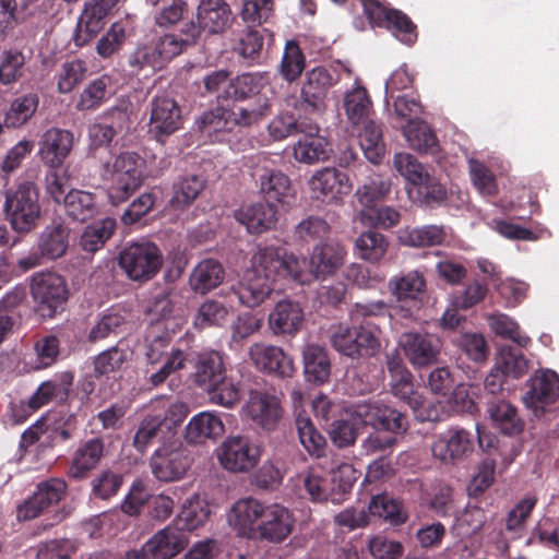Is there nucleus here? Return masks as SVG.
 Wrapping results in <instances>:
<instances>
[{"label": "nucleus", "mask_w": 559, "mask_h": 559, "mask_svg": "<svg viewBox=\"0 0 559 559\" xmlns=\"http://www.w3.org/2000/svg\"><path fill=\"white\" fill-rule=\"evenodd\" d=\"M274 265H278L275 253H264L259 248L251 257L250 266L233 286L240 304L254 308L264 302L274 290Z\"/></svg>", "instance_id": "obj_1"}, {"label": "nucleus", "mask_w": 559, "mask_h": 559, "mask_svg": "<svg viewBox=\"0 0 559 559\" xmlns=\"http://www.w3.org/2000/svg\"><path fill=\"white\" fill-rule=\"evenodd\" d=\"M143 159L132 152H123L112 163H106L102 177L109 183L108 198L112 206H119L141 183Z\"/></svg>", "instance_id": "obj_2"}, {"label": "nucleus", "mask_w": 559, "mask_h": 559, "mask_svg": "<svg viewBox=\"0 0 559 559\" xmlns=\"http://www.w3.org/2000/svg\"><path fill=\"white\" fill-rule=\"evenodd\" d=\"M330 341L337 352L352 358L373 356L380 349L379 330L369 323L357 326L334 325L331 328Z\"/></svg>", "instance_id": "obj_3"}, {"label": "nucleus", "mask_w": 559, "mask_h": 559, "mask_svg": "<svg viewBox=\"0 0 559 559\" xmlns=\"http://www.w3.org/2000/svg\"><path fill=\"white\" fill-rule=\"evenodd\" d=\"M119 265L134 282L152 280L163 265L158 247L152 242H134L123 248L119 254Z\"/></svg>", "instance_id": "obj_4"}, {"label": "nucleus", "mask_w": 559, "mask_h": 559, "mask_svg": "<svg viewBox=\"0 0 559 559\" xmlns=\"http://www.w3.org/2000/svg\"><path fill=\"white\" fill-rule=\"evenodd\" d=\"M349 415L362 426H371L391 435L401 436L408 429L407 417L382 401H367L350 406Z\"/></svg>", "instance_id": "obj_5"}, {"label": "nucleus", "mask_w": 559, "mask_h": 559, "mask_svg": "<svg viewBox=\"0 0 559 559\" xmlns=\"http://www.w3.org/2000/svg\"><path fill=\"white\" fill-rule=\"evenodd\" d=\"M252 177L270 210L290 204L294 198L290 179L282 170L271 167L266 155L258 156Z\"/></svg>", "instance_id": "obj_6"}, {"label": "nucleus", "mask_w": 559, "mask_h": 559, "mask_svg": "<svg viewBox=\"0 0 559 559\" xmlns=\"http://www.w3.org/2000/svg\"><path fill=\"white\" fill-rule=\"evenodd\" d=\"M151 406L157 413L146 415L142 419L133 438V445L140 452H144L153 440L162 438L163 425L169 414L176 417L174 419L175 423L182 421L186 416L182 404L170 403L164 397L156 399L151 403Z\"/></svg>", "instance_id": "obj_7"}, {"label": "nucleus", "mask_w": 559, "mask_h": 559, "mask_svg": "<svg viewBox=\"0 0 559 559\" xmlns=\"http://www.w3.org/2000/svg\"><path fill=\"white\" fill-rule=\"evenodd\" d=\"M32 297L41 317L52 318L62 309L68 290L63 278L51 272L38 273L31 284Z\"/></svg>", "instance_id": "obj_8"}, {"label": "nucleus", "mask_w": 559, "mask_h": 559, "mask_svg": "<svg viewBox=\"0 0 559 559\" xmlns=\"http://www.w3.org/2000/svg\"><path fill=\"white\" fill-rule=\"evenodd\" d=\"M219 464L231 473H248L260 461V449L243 436L227 437L217 449Z\"/></svg>", "instance_id": "obj_9"}, {"label": "nucleus", "mask_w": 559, "mask_h": 559, "mask_svg": "<svg viewBox=\"0 0 559 559\" xmlns=\"http://www.w3.org/2000/svg\"><path fill=\"white\" fill-rule=\"evenodd\" d=\"M342 3L345 0H332ZM370 23L386 26L393 35L404 44L412 45L416 40L415 25L403 12L388 9L379 0H359Z\"/></svg>", "instance_id": "obj_10"}, {"label": "nucleus", "mask_w": 559, "mask_h": 559, "mask_svg": "<svg viewBox=\"0 0 559 559\" xmlns=\"http://www.w3.org/2000/svg\"><path fill=\"white\" fill-rule=\"evenodd\" d=\"M191 459L178 441L159 447L151 457L150 466L153 475L160 481L181 479L191 466Z\"/></svg>", "instance_id": "obj_11"}, {"label": "nucleus", "mask_w": 559, "mask_h": 559, "mask_svg": "<svg viewBox=\"0 0 559 559\" xmlns=\"http://www.w3.org/2000/svg\"><path fill=\"white\" fill-rule=\"evenodd\" d=\"M431 454L445 466L463 463L474 451L472 433L463 428H450L431 443Z\"/></svg>", "instance_id": "obj_12"}, {"label": "nucleus", "mask_w": 559, "mask_h": 559, "mask_svg": "<svg viewBox=\"0 0 559 559\" xmlns=\"http://www.w3.org/2000/svg\"><path fill=\"white\" fill-rule=\"evenodd\" d=\"M148 126L150 133L159 142L179 130L182 126V116L177 102L166 94L154 96L151 102Z\"/></svg>", "instance_id": "obj_13"}, {"label": "nucleus", "mask_w": 559, "mask_h": 559, "mask_svg": "<svg viewBox=\"0 0 559 559\" xmlns=\"http://www.w3.org/2000/svg\"><path fill=\"white\" fill-rule=\"evenodd\" d=\"M338 76L335 71L323 67H316L306 73L301 86L300 105L308 112H321L324 108V98L330 87L335 85Z\"/></svg>", "instance_id": "obj_14"}, {"label": "nucleus", "mask_w": 559, "mask_h": 559, "mask_svg": "<svg viewBox=\"0 0 559 559\" xmlns=\"http://www.w3.org/2000/svg\"><path fill=\"white\" fill-rule=\"evenodd\" d=\"M311 198L323 204H336V201L350 191L348 176L333 167H325L314 173L309 180Z\"/></svg>", "instance_id": "obj_15"}, {"label": "nucleus", "mask_w": 559, "mask_h": 559, "mask_svg": "<svg viewBox=\"0 0 559 559\" xmlns=\"http://www.w3.org/2000/svg\"><path fill=\"white\" fill-rule=\"evenodd\" d=\"M121 0H87L80 14L74 41L84 46L105 26L106 19Z\"/></svg>", "instance_id": "obj_16"}, {"label": "nucleus", "mask_w": 559, "mask_h": 559, "mask_svg": "<svg viewBox=\"0 0 559 559\" xmlns=\"http://www.w3.org/2000/svg\"><path fill=\"white\" fill-rule=\"evenodd\" d=\"M559 396V376L549 369L536 371L530 379L528 389L523 396L524 404L536 416L544 413Z\"/></svg>", "instance_id": "obj_17"}, {"label": "nucleus", "mask_w": 559, "mask_h": 559, "mask_svg": "<svg viewBox=\"0 0 559 559\" xmlns=\"http://www.w3.org/2000/svg\"><path fill=\"white\" fill-rule=\"evenodd\" d=\"M74 144V135L71 131L60 128H49L40 136L38 142V155L40 160L49 168H59L70 155Z\"/></svg>", "instance_id": "obj_18"}, {"label": "nucleus", "mask_w": 559, "mask_h": 559, "mask_svg": "<svg viewBox=\"0 0 559 559\" xmlns=\"http://www.w3.org/2000/svg\"><path fill=\"white\" fill-rule=\"evenodd\" d=\"M249 357L252 364L264 372L282 378H289L295 372L292 358L280 346L254 343L249 347Z\"/></svg>", "instance_id": "obj_19"}, {"label": "nucleus", "mask_w": 559, "mask_h": 559, "mask_svg": "<svg viewBox=\"0 0 559 559\" xmlns=\"http://www.w3.org/2000/svg\"><path fill=\"white\" fill-rule=\"evenodd\" d=\"M294 525L293 513L286 507L275 502L269 503L264 506L257 536L272 543H281L292 534Z\"/></svg>", "instance_id": "obj_20"}, {"label": "nucleus", "mask_w": 559, "mask_h": 559, "mask_svg": "<svg viewBox=\"0 0 559 559\" xmlns=\"http://www.w3.org/2000/svg\"><path fill=\"white\" fill-rule=\"evenodd\" d=\"M243 412L254 425L266 431L276 428L283 413L280 400L262 391L250 392Z\"/></svg>", "instance_id": "obj_21"}, {"label": "nucleus", "mask_w": 559, "mask_h": 559, "mask_svg": "<svg viewBox=\"0 0 559 559\" xmlns=\"http://www.w3.org/2000/svg\"><path fill=\"white\" fill-rule=\"evenodd\" d=\"M265 503L248 497L237 500L227 513V522L239 536L255 537Z\"/></svg>", "instance_id": "obj_22"}, {"label": "nucleus", "mask_w": 559, "mask_h": 559, "mask_svg": "<svg viewBox=\"0 0 559 559\" xmlns=\"http://www.w3.org/2000/svg\"><path fill=\"white\" fill-rule=\"evenodd\" d=\"M399 344L408 361L415 367H426L437 361L440 341L431 334L403 333Z\"/></svg>", "instance_id": "obj_23"}, {"label": "nucleus", "mask_w": 559, "mask_h": 559, "mask_svg": "<svg viewBox=\"0 0 559 559\" xmlns=\"http://www.w3.org/2000/svg\"><path fill=\"white\" fill-rule=\"evenodd\" d=\"M168 340L164 336L155 337L147 346L145 357L151 365L163 362L160 368L152 372L150 379L154 385L163 383L166 378L185 366L186 356L182 350H173L166 355Z\"/></svg>", "instance_id": "obj_24"}, {"label": "nucleus", "mask_w": 559, "mask_h": 559, "mask_svg": "<svg viewBox=\"0 0 559 559\" xmlns=\"http://www.w3.org/2000/svg\"><path fill=\"white\" fill-rule=\"evenodd\" d=\"M233 19L230 7L224 0H201L197 11L198 24H194L198 36L201 31L221 34L231 25Z\"/></svg>", "instance_id": "obj_25"}, {"label": "nucleus", "mask_w": 559, "mask_h": 559, "mask_svg": "<svg viewBox=\"0 0 559 559\" xmlns=\"http://www.w3.org/2000/svg\"><path fill=\"white\" fill-rule=\"evenodd\" d=\"M302 321V308L289 299L276 302L267 318L269 328L274 335H294L300 330Z\"/></svg>", "instance_id": "obj_26"}, {"label": "nucleus", "mask_w": 559, "mask_h": 559, "mask_svg": "<svg viewBox=\"0 0 559 559\" xmlns=\"http://www.w3.org/2000/svg\"><path fill=\"white\" fill-rule=\"evenodd\" d=\"M301 132L306 136L299 139L293 146L295 159L304 164H313L328 159L331 147L325 138L316 135L319 132L318 124L309 123L306 128H301Z\"/></svg>", "instance_id": "obj_27"}, {"label": "nucleus", "mask_w": 559, "mask_h": 559, "mask_svg": "<svg viewBox=\"0 0 559 559\" xmlns=\"http://www.w3.org/2000/svg\"><path fill=\"white\" fill-rule=\"evenodd\" d=\"M346 251L336 241L317 245L311 253L309 264L316 280H324L334 274L345 261Z\"/></svg>", "instance_id": "obj_28"}, {"label": "nucleus", "mask_w": 559, "mask_h": 559, "mask_svg": "<svg viewBox=\"0 0 559 559\" xmlns=\"http://www.w3.org/2000/svg\"><path fill=\"white\" fill-rule=\"evenodd\" d=\"M105 455V443L99 438H92L82 443L73 453L68 476L73 479H84L95 469Z\"/></svg>", "instance_id": "obj_29"}, {"label": "nucleus", "mask_w": 559, "mask_h": 559, "mask_svg": "<svg viewBox=\"0 0 559 559\" xmlns=\"http://www.w3.org/2000/svg\"><path fill=\"white\" fill-rule=\"evenodd\" d=\"M187 536L178 528L167 526L158 531L144 545L153 559H171L187 545Z\"/></svg>", "instance_id": "obj_30"}, {"label": "nucleus", "mask_w": 559, "mask_h": 559, "mask_svg": "<svg viewBox=\"0 0 559 559\" xmlns=\"http://www.w3.org/2000/svg\"><path fill=\"white\" fill-rule=\"evenodd\" d=\"M225 432L221 416L214 412H201L194 415L186 427V438L189 442L200 444L207 440H216Z\"/></svg>", "instance_id": "obj_31"}, {"label": "nucleus", "mask_w": 559, "mask_h": 559, "mask_svg": "<svg viewBox=\"0 0 559 559\" xmlns=\"http://www.w3.org/2000/svg\"><path fill=\"white\" fill-rule=\"evenodd\" d=\"M264 253H275L278 265H274V274L278 276L288 275L294 281L306 284L314 280L309 261L299 259L294 254H287L285 249L280 247H263Z\"/></svg>", "instance_id": "obj_32"}, {"label": "nucleus", "mask_w": 559, "mask_h": 559, "mask_svg": "<svg viewBox=\"0 0 559 559\" xmlns=\"http://www.w3.org/2000/svg\"><path fill=\"white\" fill-rule=\"evenodd\" d=\"M264 96L272 102L273 90L266 73H243L233 80L231 97L236 99L248 97L260 99Z\"/></svg>", "instance_id": "obj_33"}, {"label": "nucleus", "mask_w": 559, "mask_h": 559, "mask_svg": "<svg viewBox=\"0 0 559 559\" xmlns=\"http://www.w3.org/2000/svg\"><path fill=\"white\" fill-rule=\"evenodd\" d=\"M198 37V28L191 22L185 26L180 35L166 34L162 36L153 46L156 56L160 62L170 60L182 52V50L194 43Z\"/></svg>", "instance_id": "obj_34"}, {"label": "nucleus", "mask_w": 559, "mask_h": 559, "mask_svg": "<svg viewBox=\"0 0 559 559\" xmlns=\"http://www.w3.org/2000/svg\"><path fill=\"white\" fill-rule=\"evenodd\" d=\"M357 138L365 157L372 164H379L385 153L381 126L372 120L361 122Z\"/></svg>", "instance_id": "obj_35"}, {"label": "nucleus", "mask_w": 559, "mask_h": 559, "mask_svg": "<svg viewBox=\"0 0 559 559\" xmlns=\"http://www.w3.org/2000/svg\"><path fill=\"white\" fill-rule=\"evenodd\" d=\"M228 115V108L221 106L203 112L197 119L199 131L212 142L224 141L225 134L234 129Z\"/></svg>", "instance_id": "obj_36"}, {"label": "nucleus", "mask_w": 559, "mask_h": 559, "mask_svg": "<svg viewBox=\"0 0 559 559\" xmlns=\"http://www.w3.org/2000/svg\"><path fill=\"white\" fill-rule=\"evenodd\" d=\"M73 383V374L62 372L53 379L43 382L31 396L28 406L35 411L44 406L53 399L64 400L68 396Z\"/></svg>", "instance_id": "obj_37"}, {"label": "nucleus", "mask_w": 559, "mask_h": 559, "mask_svg": "<svg viewBox=\"0 0 559 559\" xmlns=\"http://www.w3.org/2000/svg\"><path fill=\"white\" fill-rule=\"evenodd\" d=\"M343 107L348 122L353 126H359L361 122L371 119V99L367 90L359 85L357 81L355 86L345 93Z\"/></svg>", "instance_id": "obj_38"}, {"label": "nucleus", "mask_w": 559, "mask_h": 559, "mask_svg": "<svg viewBox=\"0 0 559 559\" xmlns=\"http://www.w3.org/2000/svg\"><path fill=\"white\" fill-rule=\"evenodd\" d=\"M304 368L306 378L314 383L328 381L331 371V362L325 349L317 344H308L304 352Z\"/></svg>", "instance_id": "obj_39"}, {"label": "nucleus", "mask_w": 559, "mask_h": 559, "mask_svg": "<svg viewBox=\"0 0 559 559\" xmlns=\"http://www.w3.org/2000/svg\"><path fill=\"white\" fill-rule=\"evenodd\" d=\"M402 133L408 146L420 153H433L439 142L431 128L423 120H409L403 127Z\"/></svg>", "instance_id": "obj_40"}, {"label": "nucleus", "mask_w": 559, "mask_h": 559, "mask_svg": "<svg viewBox=\"0 0 559 559\" xmlns=\"http://www.w3.org/2000/svg\"><path fill=\"white\" fill-rule=\"evenodd\" d=\"M312 501H324L335 491L330 473L321 466H311L298 476Z\"/></svg>", "instance_id": "obj_41"}, {"label": "nucleus", "mask_w": 559, "mask_h": 559, "mask_svg": "<svg viewBox=\"0 0 559 559\" xmlns=\"http://www.w3.org/2000/svg\"><path fill=\"white\" fill-rule=\"evenodd\" d=\"M224 280L223 266L213 259L201 261L190 276L191 288L200 294H205L217 287Z\"/></svg>", "instance_id": "obj_42"}, {"label": "nucleus", "mask_w": 559, "mask_h": 559, "mask_svg": "<svg viewBox=\"0 0 559 559\" xmlns=\"http://www.w3.org/2000/svg\"><path fill=\"white\" fill-rule=\"evenodd\" d=\"M39 105L37 93L29 92L12 99L4 115V123L9 128H20L27 123Z\"/></svg>", "instance_id": "obj_43"}, {"label": "nucleus", "mask_w": 559, "mask_h": 559, "mask_svg": "<svg viewBox=\"0 0 559 559\" xmlns=\"http://www.w3.org/2000/svg\"><path fill=\"white\" fill-rule=\"evenodd\" d=\"M26 55L17 48H5L0 52V84L9 86L24 76Z\"/></svg>", "instance_id": "obj_44"}, {"label": "nucleus", "mask_w": 559, "mask_h": 559, "mask_svg": "<svg viewBox=\"0 0 559 559\" xmlns=\"http://www.w3.org/2000/svg\"><path fill=\"white\" fill-rule=\"evenodd\" d=\"M271 109L272 102L264 96L260 99H255L252 105H234L228 108V117H230L234 128L251 127L264 119L270 114Z\"/></svg>", "instance_id": "obj_45"}, {"label": "nucleus", "mask_w": 559, "mask_h": 559, "mask_svg": "<svg viewBox=\"0 0 559 559\" xmlns=\"http://www.w3.org/2000/svg\"><path fill=\"white\" fill-rule=\"evenodd\" d=\"M226 376L223 356L218 352L203 353L199 356L195 365V382L207 388Z\"/></svg>", "instance_id": "obj_46"}, {"label": "nucleus", "mask_w": 559, "mask_h": 559, "mask_svg": "<svg viewBox=\"0 0 559 559\" xmlns=\"http://www.w3.org/2000/svg\"><path fill=\"white\" fill-rule=\"evenodd\" d=\"M69 231L61 223H52L40 235L39 250L46 258L57 259L62 257L68 249Z\"/></svg>", "instance_id": "obj_47"}, {"label": "nucleus", "mask_w": 559, "mask_h": 559, "mask_svg": "<svg viewBox=\"0 0 559 559\" xmlns=\"http://www.w3.org/2000/svg\"><path fill=\"white\" fill-rule=\"evenodd\" d=\"M212 403L230 408L240 401L239 382L231 376H224L218 381L205 388Z\"/></svg>", "instance_id": "obj_48"}, {"label": "nucleus", "mask_w": 559, "mask_h": 559, "mask_svg": "<svg viewBox=\"0 0 559 559\" xmlns=\"http://www.w3.org/2000/svg\"><path fill=\"white\" fill-rule=\"evenodd\" d=\"M369 513L384 519L393 525L406 522L407 513L402 502L386 493L372 497L369 503Z\"/></svg>", "instance_id": "obj_49"}, {"label": "nucleus", "mask_w": 559, "mask_h": 559, "mask_svg": "<svg viewBox=\"0 0 559 559\" xmlns=\"http://www.w3.org/2000/svg\"><path fill=\"white\" fill-rule=\"evenodd\" d=\"M210 515L207 503L199 496H193L183 503L177 516L178 530L192 531L202 525Z\"/></svg>", "instance_id": "obj_50"}, {"label": "nucleus", "mask_w": 559, "mask_h": 559, "mask_svg": "<svg viewBox=\"0 0 559 559\" xmlns=\"http://www.w3.org/2000/svg\"><path fill=\"white\" fill-rule=\"evenodd\" d=\"M488 413L495 426L504 435H515L522 430V421L516 408L510 403L506 401L491 403Z\"/></svg>", "instance_id": "obj_51"}, {"label": "nucleus", "mask_w": 559, "mask_h": 559, "mask_svg": "<svg viewBox=\"0 0 559 559\" xmlns=\"http://www.w3.org/2000/svg\"><path fill=\"white\" fill-rule=\"evenodd\" d=\"M395 169L406 179L408 185L419 189L423 185H427L430 175L412 154L397 153L393 158Z\"/></svg>", "instance_id": "obj_52"}, {"label": "nucleus", "mask_w": 559, "mask_h": 559, "mask_svg": "<svg viewBox=\"0 0 559 559\" xmlns=\"http://www.w3.org/2000/svg\"><path fill=\"white\" fill-rule=\"evenodd\" d=\"M296 430L306 451L320 457L324 452L325 439L313 426L311 419L299 413L296 417Z\"/></svg>", "instance_id": "obj_53"}, {"label": "nucleus", "mask_w": 559, "mask_h": 559, "mask_svg": "<svg viewBox=\"0 0 559 559\" xmlns=\"http://www.w3.org/2000/svg\"><path fill=\"white\" fill-rule=\"evenodd\" d=\"M116 227L115 219L106 217L86 226L82 236L81 245L85 251L98 250L111 237Z\"/></svg>", "instance_id": "obj_54"}, {"label": "nucleus", "mask_w": 559, "mask_h": 559, "mask_svg": "<svg viewBox=\"0 0 559 559\" xmlns=\"http://www.w3.org/2000/svg\"><path fill=\"white\" fill-rule=\"evenodd\" d=\"M444 230L438 226L405 228L399 231V240L408 247L436 246L443 241Z\"/></svg>", "instance_id": "obj_55"}, {"label": "nucleus", "mask_w": 559, "mask_h": 559, "mask_svg": "<svg viewBox=\"0 0 559 559\" xmlns=\"http://www.w3.org/2000/svg\"><path fill=\"white\" fill-rule=\"evenodd\" d=\"M389 285L392 294L399 300L416 299L426 289V281L419 271H412L401 277H395L390 281Z\"/></svg>", "instance_id": "obj_56"}, {"label": "nucleus", "mask_w": 559, "mask_h": 559, "mask_svg": "<svg viewBox=\"0 0 559 559\" xmlns=\"http://www.w3.org/2000/svg\"><path fill=\"white\" fill-rule=\"evenodd\" d=\"M204 188V180L195 175L181 178L174 185L170 204L175 210L188 207Z\"/></svg>", "instance_id": "obj_57"}, {"label": "nucleus", "mask_w": 559, "mask_h": 559, "mask_svg": "<svg viewBox=\"0 0 559 559\" xmlns=\"http://www.w3.org/2000/svg\"><path fill=\"white\" fill-rule=\"evenodd\" d=\"M388 246L383 235L371 230L362 233L355 241L359 258L372 263L384 257Z\"/></svg>", "instance_id": "obj_58"}, {"label": "nucleus", "mask_w": 559, "mask_h": 559, "mask_svg": "<svg viewBox=\"0 0 559 559\" xmlns=\"http://www.w3.org/2000/svg\"><path fill=\"white\" fill-rule=\"evenodd\" d=\"M110 80L107 76H102L93 80L82 91L75 104L78 110H94L103 105L109 98Z\"/></svg>", "instance_id": "obj_59"}, {"label": "nucleus", "mask_w": 559, "mask_h": 559, "mask_svg": "<svg viewBox=\"0 0 559 559\" xmlns=\"http://www.w3.org/2000/svg\"><path fill=\"white\" fill-rule=\"evenodd\" d=\"M390 188L388 180L376 177L359 187L355 195L365 210H376L390 192Z\"/></svg>", "instance_id": "obj_60"}, {"label": "nucleus", "mask_w": 559, "mask_h": 559, "mask_svg": "<svg viewBox=\"0 0 559 559\" xmlns=\"http://www.w3.org/2000/svg\"><path fill=\"white\" fill-rule=\"evenodd\" d=\"M496 369L504 376L520 378L527 372L528 361L520 349L506 346L500 349Z\"/></svg>", "instance_id": "obj_61"}, {"label": "nucleus", "mask_w": 559, "mask_h": 559, "mask_svg": "<svg viewBox=\"0 0 559 559\" xmlns=\"http://www.w3.org/2000/svg\"><path fill=\"white\" fill-rule=\"evenodd\" d=\"M486 318L489 328L497 335L509 338L522 347L530 343V337L520 331L519 324L509 316L497 312Z\"/></svg>", "instance_id": "obj_62"}, {"label": "nucleus", "mask_w": 559, "mask_h": 559, "mask_svg": "<svg viewBox=\"0 0 559 559\" xmlns=\"http://www.w3.org/2000/svg\"><path fill=\"white\" fill-rule=\"evenodd\" d=\"M391 392L394 396L407 403L415 412L426 405L424 397L415 391L409 371L391 377Z\"/></svg>", "instance_id": "obj_63"}, {"label": "nucleus", "mask_w": 559, "mask_h": 559, "mask_svg": "<svg viewBox=\"0 0 559 559\" xmlns=\"http://www.w3.org/2000/svg\"><path fill=\"white\" fill-rule=\"evenodd\" d=\"M38 202V191L31 181H23L14 190L5 193L4 210H34Z\"/></svg>", "instance_id": "obj_64"}]
</instances>
